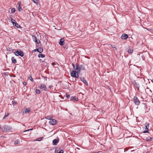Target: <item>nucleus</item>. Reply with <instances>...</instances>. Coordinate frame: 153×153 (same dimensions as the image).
I'll return each instance as SVG.
<instances>
[{
	"label": "nucleus",
	"mask_w": 153,
	"mask_h": 153,
	"mask_svg": "<svg viewBox=\"0 0 153 153\" xmlns=\"http://www.w3.org/2000/svg\"><path fill=\"white\" fill-rule=\"evenodd\" d=\"M152 138L150 137H148L146 138V140L147 141H149L151 140Z\"/></svg>",
	"instance_id": "bb28decb"
},
{
	"label": "nucleus",
	"mask_w": 153,
	"mask_h": 153,
	"mask_svg": "<svg viewBox=\"0 0 153 153\" xmlns=\"http://www.w3.org/2000/svg\"><path fill=\"white\" fill-rule=\"evenodd\" d=\"M55 153H60L59 150H55Z\"/></svg>",
	"instance_id": "72a5a7b5"
},
{
	"label": "nucleus",
	"mask_w": 153,
	"mask_h": 153,
	"mask_svg": "<svg viewBox=\"0 0 153 153\" xmlns=\"http://www.w3.org/2000/svg\"><path fill=\"white\" fill-rule=\"evenodd\" d=\"M33 129H30L24 131V132L25 133L26 132L32 130Z\"/></svg>",
	"instance_id": "7c9ffc66"
},
{
	"label": "nucleus",
	"mask_w": 153,
	"mask_h": 153,
	"mask_svg": "<svg viewBox=\"0 0 153 153\" xmlns=\"http://www.w3.org/2000/svg\"><path fill=\"white\" fill-rule=\"evenodd\" d=\"M14 25H15L16 27L17 28H21V27L16 22Z\"/></svg>",
	"instance_id": "5701e85b"
},
{
	"label": "nucleus",
	"mask_w": 153,
	"mask_h": 153,
	"mask_svg": "<svg viewBox=\"0 0 153 153\" xmlns=\"http://www.w3.org/2000/svg\"><path fill=\"white\" fill-rule=\"evenodd\" d=\"M110 45L111 46V47L112 48H115L116 50H117V48H116L115 47V46L114 45Z\"/></svg>",
	"instance_id": "f704fd0d"
},
{
	"label": "nucleus",
	"mask_w": 153,
	"mask_h": 153,
	"mask_svg": "<svg viewBox=\"0 0 153 153\" xmlns=\"http://www.w3.org/2000/svg\"><path fill=\"white\" fill-rule=\"evenodd\" d=\"M59 141L56 139H55L53 140V145H56L58 143Z\"/></svg>",
	"instance_id": "a211bd4d"
},
{
	"label": "nucleus",
	"mask_w": 153,
	"mask_h": 153,
	"mask_svg": "<svg viewBox=\"0 0 153 153\" xmlns=\"http://www.w3.org/2000/svg\"><path fill=\"white\" fill-rule=\"evenodd\" d=\"M9 114H7V115H5L3 118V119H5L6 117Z\"/></svg>",
	"instance_id": "c9c22d12"
},
{
	"label": "nucleus",
	"mask_w": 153,
	"mask_h": 153,
	"mask_svg": "<svg viewBox=\"0 0 153 153\" xmlns=\"http://www.w3.org/2000/svg\"><path fill=\"white\" fill-rule=\"evenodd\" d=\"M128 37V35L126 34H123L121 36V38L122 39H126Z\"/></svg>",
	"instance_id": "ddd939ff"
},
{
	"label": "nucleus",
	"mask_w": 153,
	"mask_h": 153,
	"mask_svg": "<svg viewBox=\"0 0 153 153\" xmlns=\"http://www.w3.org/2000/svg\"><path fill=\"white\" fill-rule=\"evenodd\" d=\"M52 87V86H51V85H50V86H49V88H51Z\"/></svg>",
	"instance_id": "a19ab883"
},
{
	"label": "nucleus",
	"mask_w": 153,
	"mask_h": 153,
	"mask_svg": "<svg viewBox=\"0 0 153 153\" xmlns=\"http://www.w3.org/2000/svg\"><path fill=\"white\" fill-rule=\"evenodd\" d=\"M1 126L0 125V129H1Z\"/></svg>",
	"instance_id": "37998d69"
},
{
	"label": "nucleus",
	"mask_w": 153,
	"mask_h": 153,
	"mask_svg": "<svg viewBox=\"0 0 153 153\" xmlns=\"http://www.w3.org/2000/svg\"><path fill=\"white\" fill-rule=\"evenodd\" d=\"M39 88L45 91H46L47 90V88L46 87V85L43 83L41 84Z\"/></svg>",
	"instance_id": "20e7f679"
},
{
	"label": "nucleus",
	"mask_w": 153,
	"mask_h": 153,
	"mask_svg": "<svg viewBox=\"0 0 153 153\" xmlns=\"http://www.w3.org/2000/svg\"><path fill=\"white\" fill-rule=\"evenodd\" d=\"M15 54L16 56L19 55V56H23L24 55V54L23 52L21 51H17L15 52Z\"/></svg>",
	"instance_id": "7ed1b4c3"
},
{
	"label": "nucleus",
	"mask_w": 153,
	"mask_h": 153,
	"mask_svg": "<svg viewBox=\"0 0 153 153\" xmlns=\"http://www.w3.org/2000/svg\"><path fill=\"white\" fill-rule=\"evenodd\" d=\"M8 20L9 21H11L13 25L16 22V21L15 20L13 19L11 17H10L9 18Z\"/></svg>",
	"instance_id": "9b49d317"
},
{
	"label": "nucleus",
	"mask_w": 153,
	"mask_h": 153,
	"mask_svg": "<svg viewBox=\"0 0 153 153\" xmlns=\"http://www.w3.org/2000/svg\"><path fill=\"white\" fill-rule=\"evenodd\" d=\"M76 69L77 70L78 72H79L81 70H84L85 68L83 66L77 64Z\"/></svg>",
	"instance_id": "f257e3e1"
},
{
	"label": "nucleus",
	"mask_w": 153,
	"mask_h": 153,
	"mask_svg": "<svg viewBox=\"0 0 153 153\" xmlns=\"http://www.w3.org/2000/svg\"><path fill=\"white\" fill-rule=\"evenodd\" d=\"M33 2L36 5L38 4V0H32Z\"/></svg>",
	"instance_id": "393cba45"
},
{
	"label": "nucleus",
	"mask_w": 153,
	"mask_h": 153,
	"mask_svg": "<svg viewBox=\"0 0 153 153\" xmlns=\"http://www.w3.org/2000/svg\"><path fill=\"white\" fill-rule=\"evenodd\" d=\"M149 124H147L145 126L144 128L146 129V130L143 132V133H148V130L149 127Z\"/></svg>",
	"instance_id": "6e6552de"
},
{
	"label": "nucleus",
	"mask_w": 153,
	"mask_h": 153,
	"mask_svg": "<svg viewBox=\"0 0 153 153\" xmlns=\"http://www.w3.org/2000/svg\"><path fill=\"white\" fill-rule=\"evenodd\" d=\"M12 62L13 63H15L16 62V59H15L14 57H12L11 58Z\"/></svg>",
	"instance_id": "aec40b11"
},
{
	"label": "nucleus",
	"mask_w": 153,
	"mask_h": 153,
	"mask_svg": "<svg viewBox=\"0 0 153 153\" xmlns=\"http://www.w3.org/2000/svg\"><path fill=\"white\" fill-rule=\"evenodd\" d=\"M71 100H74L75 101H77L78 100V99L77 97H72L71 98Z\"/></svg>",
	"instance_id": "6ab92c4d"
},
{
	"label": "nucleus",
	"mask_w": 153,
	"mask_h": 153,
	"mask_svg": "<svg viewBox=\"0 0 153 153\" xmlns=\"http://www.w3.org/2000/svg\"><path fill=\"white\" fill-rule=\"evenodd\" d=\"M34 51H37V50H34Z\"/></svg>",
	"instance_id": "49530a36"
},
{
	"label": "nucleus",
	"mask_w": 153,
	"mask_h": 153,
	"mask_svg": "<svg viewBox=\"0 0 153 153\" xmlns=\"http://www.w3.org/2000/svg\"><path fill=\"white\" fill-rule=\"evenodd\" d=\"M135 104L139 105L140 103V102L137 97H134L133 98Z\"/></svg>",
	"instance_id": "39448f33"
},
{
	"label": "nucleus",
	"mask_w": 153,
	"mask_h": 153,
	"mask_svg": "<svg viewBox=\"0 0 153 153\" xmlns=\"http://www.w3.org/2000/svg\"><path fill=\"white\" fill-rule=\"evenodd\" d=\"M32 39L35 42L37 43H39L40 42V41L37 40L36 37L35 36H32Z\"/></svg>",
	"instance_id": "9d476101"
},
{
	"label": "nucleus",
	"mask_w": 153,
	"mask_h": 153,
	"mask_svg": "<svg viewBox=\"0 0 153 153\" xmlns=\"http://www.w3.org/2000/svg\"><path fill=\"white\" fill-rule=\"evenodd\" d=\"M14 144L15 145L19 144L20 142L18 140H16Z\"/></svg>",
	"instance_id": "4be33fe9"
},
{
	"label": "nucleus",
	"mask_w": 153,
	"mask_h": 153,
	"mask_svg": "<svg viewBox=\"0 0 153 153\" xmlns=\"http://www.w3.org/2000/svg\"><path fill=\"white\" fill-rule=\"evenodd\" d=\"M133 50L132 48H129L128 50V52L129 53H132L133 52Z\"/></svg>",
	"instance_id": "412c9836"
},
{
	"label": "nucleus",
	"mask_w": 153,
	"mask_h": 153,
	"mask_svg": "<svg viewBox=\"0 0 153 153\" xmlns=\"http://www.w3.org/2000/svg\"><path fill=\"white\" fill-rule=\"evenodd\" d=\"M12 104L13 105H16L17 104V102L16 101H12Z\"/></svg>",
	"instance_id": "cd10ccee"
},
{
	"label": "nucleus",
	"mask_w": 153,
	"mask_h": 153,
	"mask_svg": "<svg viewBox=\"0 0 153 153\" xmlns=\"http://www.w3.org/2000/svg\"><path fill=\"white\" fill-rule=\"evenodd\" d=\"M25 135L27 134L26 133H25Z\"/></svg>",
	"instance_id": "a18cd8bd"
},
{
	"label": "nucleus",
	"mask_w": 153,
	"mask_h": 153,
	"mask_svg": "<svg viewBox=\"0 0 153 153\" xmlns=\"http://www.w3.org/2000/svg\"><path fill=\"white\" fill-rule=\"evenodd\" d=\"M40 61L41 62H44V61L42 60V59H40Z\"/></svg>",
	"instance_id": "ea45409f"
},
{
	"label": "nucleus",
	"mask_w": 153,
	"mask_h": 153,
	"mask_svg": "<svg viewBox=\"0 0 153 153\" xmlns=\"http://www.w3.org/2000/svg\"><path fill=\"white\" fill-rule=\"evenodd\" d=\"M49 123L50 124L54 125L56 124V120L55 119H51L50 120Z\"/></svg>",
	"instance_id": "423d86ee"
},
{
	"label": "nucleus",
	"mask_w": 153,
	"mask_h": 153,
	"mask_svg": "<svg viewBox=\"0 0 153 153\" xmlns=\"http://www.w3.org/2000/svg\"><path fill=\"white\" fill-rule=\"evenodd\" d=\"M35 50H37V51L39 53L42 52L43 51V49L42 48H40L38 49H35Z\"/></svg>",
	"instance_id": "dca6fc26"
},
{
	"label": "nucleus",
	"mask_w": 153,
	"mask_h": 153,
	"mask_svg": "<svg viewBox=\"0 0 153 153\" xmlns=\"http://www.w3.org/2000/svg\"><path fill=\"white\" fill-rule=\"evenodd\" d=\"M152 81L153 82V80H152Z\"/></svg>",
	"instance_id": "c03bdc74"
},
{
	"label": "nucleus",
	"mask_w": 153,
	"mask_h": 153,
	"mask_svg": "<svg viewBox=\"0 0 153 153\" xmlns=\"http://www.w3.org/2000/svg\"><path fill=\"white\" fill-rule=\"evenodd\" d=\"M71 76L72 77H75L76 78H77L79 76L77 72L74 71H72L71 73Z\"/></svg>",
	"instance_id": "f03ea898"
},
{
	"label": "nucleus",
	"mask_w": 153,
	"mask_h": 153,
	"mask_svg": "<svg viewBox=\"0 0 153 153\" xmlns=\"http://www.w3.org/2000/svg\"><path fill=\"white\" fill-rule=\"evenodd\" d=\"M11 11L13 13H14L15 11V9L14 8H12L11 9Z\"/></svg>",
	"instance_id": "c756f323"
},
{
	"label": "nucleus",
	"mask_w": 153,
	"mask_h": 153,
	"mask_svg": "<svg viewBox=\"0 0 153 153\" xmlns=\"http://www.w3.org/2000/svg\"><path fill=\"white\" fill-rule=\"evenodd\" d=\"M72 65H73V67L75 68V66H74V65L73 64H72Z\"/></svg>",
	"instance_id": "79ce46f5"
},
{
	"label": "nucleus",
	"mask_w": 153,
	"mask_h": 153,
	"mask_svg": "<svg viewBox=\"0 0 153 153\" xmlns=\"http://www.w3.org/2000/svg\"><path fill=\"white\" fill-rule=\"evenodd\" d=\"M29 78L30 79V80L31 81H33V79L31 76H30L29 77Z\"/></svg>",
	"instance_id": "473e14b6"
},
{
	"label": "nucleus",
	"mask_w": 153,
	"mask_h": 153,
	"mask_svg": "<svg viewBox=\"0 0 153 153\" xmlns=\"http://www.w3.org/2000/svg\"><path fill=\"white\" fill-rule=\"evenodd\" d=\"M60 153H63V150H59Z\"/></svg>",
	"instance_id": "e433bc0d"
},
{
	"label": "nucleus",
	"mask_w": 153,
	"mask_h": 153,
	"mask_svg": "<svg viewBox=\"0 0 153 153\" xmlns=\"http://www.w3.org/2000/svg\"><path fill=\"white\" fill-rule=\"evenodd\" d=\"M20 3H18V10H19V11H22V7L20 6Z\"/></svg>",
	"instance_id": "f3484780"
},
{
	"label": "nucleus",
	"mask_w": 153,
	"mask_h": 153,
	"mask_svg": "<svg viewBox=\"0 0 153 153\" xmlns=\"http://www.w3.org/2000/svg\"><path fill=\"white\" fill-rule=\"evenodd\" d=\"M69 95H67L66 94V97L67 98H69Z\"/></svg>",
	"instance_id": "4c0bfd02"
},
{
	"label": "nucleus",
	"mask_w": 153,
	"mask_h": 153,
	"mask_svg": "<svg viewBox=\"0 0 153 153\" xmlns=\"http://www.w3.org/2000/svg\"><path fill=\"white\" fill-rule=\"evenodd\" d=\"M64 39H61L60 40L59 42V44L61 45H64Z\"/></svg>",
	"instance_id": "4468645a"
},
{
	"label": "nucleus",
	"mask_w": 153,
	"mask_h": 153,
	"mask_svg": "<svg viewBox=\"0 0 153 153\" xmlns=\"http://www.w3.org/2000/svg\"><path fill=\"white\" fill-rule=\"evenodd\" d=\"M36 93L37 94H39L40 93V91L39 90L36 89Z\"/></svg>",
	"instance_id": "a878e982"
},
{
	"label": "nucleus",
	"mask_w": 153,
	"mask_h": 153,
	"mask_svg": "<svg viewBox=\"0 0 153 153\" xmlns=\"http://www.w3.org/2000/svg\"><path fill=\"white\" fill-rule=\"evenodd\" d=\"M133 83L134 86L137 87L138 88V89H139V84L135 81H134Z\"/></svg>",
	"instance_id": "2eb2a0df"
},
{
	"label": "nucleus",
	"mask_w": 153,
	"mask_h": 153,
	"mask_svg": "<svg viewBox=\"0 0 153 153\" xmlns=\"http://www.w3.org/2000/svg\"><path fill=\"white\" fill-rule=\"evenodd\" d=\"M152 80H153V79Z\"/></svg>",
	"instance_id": "de8ad7c7"
},
{
	"label": "nucleus",
	"mask_w": 153,
	"mask_h": 153,
	"mask_svg": "<svg viewBox=\"0 0 153 153\" xmlns=\"http://www.w3.org/2000/svg\"><path fill=\"white\" fill-rule=\"evenodd\" d=\"M45 55L43 54H39L38 55V57H42L44 58L45 57Z\"/></svg>",
	"instance_id": "b1692460"
},
{
	"label": "nucleus",
	"mask_w": 153,
	"mask_h": 153,
	"mask_svg": "<svg viewBox=\"0 0 153 153\" xmlns=\"http://www.w3.org/2000/svg\"><path fill=\"white\" fill-rule=\"evenodd\" d=\"M42 137L39 138H38V139H37L36 140V141H41V140H42Z\"/></svg>",
	"instance_id": "c85d7f7f"
},
{
	"label": "nucleus",
	"mask_w": 153,
	"mask_h": 153,
	"mask_svg": "<svg viewBox=\"0 0 153 153\" xmlns=\"http://www.w3.org/2000/svg\"><path fill=\"white\" fill-rule=\"evenodd\" d=\"M1 129L3 131H7L10 130V128L8 126H6L3 127Z\"/></svg>",
	"instance_id": "0eeeda50"
},
{
	"label": "nucleus",
	"mask_w": 153,
	"mask_h": 153,
	"mask_svg": "<svg viewBox=\"0 0 153 153\" xmlns=\"http://www.w3.org/2000/svg\"><path fill=\"white\" fill-rule=\"evenodd\" d=\"M80 80L81 81H82L86 85L88 86V83L84 79V78H80Z\"/></svg>",
	"instance_id": "f8f14e48"
},
{
	"label": "nucleus",
	"mask_w": 153,
	"mask_h": 153,
	"mask_svg": "<svg viewBox=\"0 0 153 153\" xmlns=\"http://www.w3.org/2000/svg\"><path fill=\"white\" fill-rule=\"evenodd\" d=\"M45 119L49 120H50V119H51V117H48V116L46 117H45Z\"/></svg>",
	"instance_id": "2f4dec72"
},
{
	"label": "nucleus",
	"mask_w": 153,
	"mask_h": 153,
	"mask_svg": "<svg viewBox=\"0 0 153 153\" xmlns=\"http://www.w3.org/2000/svg\"><path fill=\"white\" fill-rule=\"evenodd\" d=\"M23 84L24 85H26V84H27V83H26V82H23Z\"/></svg>",
	"instance_id": "58836bf2"
},
{
	"label": "nucleus",
	"mask_w": 153,
	"mask_h": 153,
	"mask_svg": "<svg viewBox=\"0 0 153 153\" xmlns=\"http://www.w3.org/2000/svg\"><path fill=\"white\" fill-rule=\"evenodd\" d=\"M30 108H26L24 110V111H23V113H25V114L28 113L29 112H30Z\"/></svg>",
	"instance_id": "1a4fd4ad"
}]
</instances>
